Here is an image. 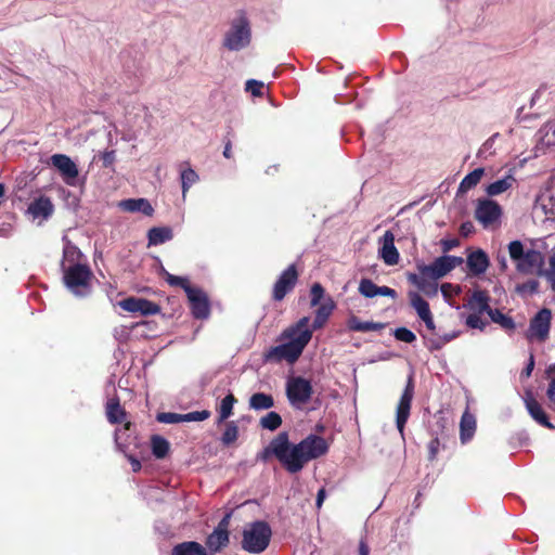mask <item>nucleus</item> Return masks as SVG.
Segmentation results:
<instances>
[{"label":"nucleus","instance_id":"a211bd4d","mask_svg":"<svg viewBox=\"0 0 555 555\" xmlns=\"http://www.w3.org/2000/svg\"><path fill=\"white\" fill-rule=\"evenodd\" d=\"M359 293L365 298H374L376 296H385L395 299L397 292L388 286H378L370 279H361L359 283Z\"/></svg>","mask_w":555,"mask_h":555},{"label":"nucleus","instance_id":"f704fd0d","mask_svg":"<svg viewBox=\"0 0 555 555\" xmlns=\"http://www.w3.org/2000/svg\"><path fill=\"white\" fill-rule=\"evenodd\" d=\"M483 173V168H476L466 175L459 185V193H466L470 189L475 188L481 180Z\"/></svg>","mask_w":555,"mask_h":555},{"label":"nucleus","instance_id":"5fc2aeb1","mask_svg":"<svg viewBox=\"0 0 555 555\" xmlns=\"http://www.w3.org/2000/svg\"><path fill=\"white\" fill-rule=\"evenodd\" d=\"M460 242L457 238H444L440 241L441 248L444 253L450 251L451 249L459 246Z\"/></svg>","mask_w":555,"mask_h":555},{"label":"nucleus","instance_id":"0e129e2a","mask_svg":"<svg viewBox=\"0 0 555 555\" xmlns=\"http://www.w3.org/2000/svg\"><path fill=\"white\" fill-rule=\"evenodd\" d=\"M326 498V491L324 488H321L319 491H318V494H317V500H315V506L317 508H321L322 507V504L324 502Z\"/></svg>","mask_w":555,"mask_h":555},{"label":"nucleus","instance_id":"69168bd1","mask_svg":"<svg viewBox=\"0 0 555 555\" xmlns=\"http://www.w3.org/2000/svg\"><path fill=\"white\" fill-rule=\"evenodd\" d=\"M546 395L552 402H555V378L550 382Z\"/></svg>","mask_w":555,"mask_h":555},{"label":"nucleus","instance_id":"de8ad7c7","mask_svg":"<svg viewBox=\"0 0 555 555\" xmlns=\"http://www.w3.org/2000/svg\"><path fill=\"white\" fill-rule=\"evenodd\" d=\"M465 324L469 328H478L482 331L487 326L488 322L481 319V314L469 313L465 319Z\"/></svg>","mask_w":555,"mask_h":555},{"label":"nucleus","instance_id":"3c124183","mask_svg":"<svg viewBox=\"0 0 555 555\" xmlns=\"http://www.w3.org/2000/svg\"><path fill=\"white\" fill-rule=\"evenodd\" d=\"M210 413L207 410L194 411L184 414L185 422H202L209 417Z\"/></svg>","mask_w":555,"mask_h":555},{"label":"nucleus","instance_id":"a878e982","mask_svg":"<svg viewBox=\"0 0 555 555\" xmlns=\"http://www.w3.org/2000/svg\"><path fill=\"white\" fill-rule=\"evenodd\" d=\"M335 309V302L332 298H326L315 310V318L311 325V331L319 330L324 326L332 312Z\"/></svg>","mask_w":555,"mask_h":555},{"label":"nucleus","instance_id":"f8f14e48","mask_svg":"<svg viewBox=\"0 0 555 555\" xmlns=\"http://www.w3.org/2000/svg\"><path fill=\"white\" fill-rule=\"evenodd\" d=\"M50 164L57 169L64 182L75 185L79 175L77 165L65 154H54L50 157Z\"/></svg>","mask_w":555,"mask_h":555},{"label":"nucleus","instance_id":"393cba45","mask_svg":"<svg viewBox=\"0 0 555 555\" xmlns=\"http://www.w3.org/2000/svg\"><path fill=\"white\" fill-rule=\"evenodd\" d=\"M408 281L416 286L421 292L427 296H435L438 292V285L436 281H431L429 276L418 273H410Z\"/></svg>","mask_w":555,"mask_h":555},{"label":"nucleus","instance_id":"c756f323","mask_svg":"<svg viewBox=\"0 0 555 555\" xmlns=\"http://www.w3.org/2000/svg\"><path fill=\"white\" fill-rule=\"evenodd\" d=\"M199 180V176L197 172L192 169L188 163L180 165V181H181V190H182V197L185 198L186 193L189 192L190 188L197 183Z\"/></svg>","mask_w":555,"mask_h":555},{"label":"nucleus","instance_id":"09e8293b","mask_svg":"<svg viewBox=\"0 0 555 555\" xmlns=\"http://www.w3.org/2000/svg\"><path fill=\"white\" fill-rule=\"evenodd\" d=\"M310 296H311L310 305L312 307L320 306L322 304L321 300L324 296V288L322 287V285L320 283H314L311 286Z\"/></svg>","mask_w":555,"mask_h":555},{"label":"nucleus","instance_id":"4468645a","mask_svg":"<svg viewBox=\"0 0 555 555\" xmlns=\"http://www.w3.org/2000/svg\"><path fill=\"white\" fill-rule=\"evenodd\" d=\"M298 272L295 264H289L276 280L273 286V299L282 300L296 285Z\"/></svg>","mask_w":555,"mask_h":555},{"label":"nucleus","instance_id":"603ef678","mask_svg":"<svg viewBox=\"0 0 555 555\" xmlns=\"http://www.w3.org/2000/svg\"><path fill=\"white\" fill-rule=\"evenodd\" d=\"M262 88H263V82H261V81H258L255 79H249L246 81L245 90L247 92H250L254 96L261 95Z\"/></svg>","mask_w":555,"mask_h":555},{"label":"nucleus","instance_id":"e2e57ef3","mask_svg":"<svg viewBox=\"0 0 555 555\" xmlns=\"http://www.w3.org/2000/svg\"><path fill=\"white\" fill-rule=\"evenodd\" d=\"M440 291L444 298H448L452 295L454 292V286L450 283H443L440 287Z\"/></svg>","mask_w":555,"mask_h":555},{"label":"nucleus","instance_id":"f257e3e1","mask_svg":"<svg viewBox=\"0 0 555 555\" xmlns=\"http://www.w3.org/2000/svg\"><path fill=\"white\" fill-rule=\"evenodd\" d=\"M274 456L291 474L300 472L306 463L324 455L328 446L321 436L309 435L299 443L292 444L286 431L280 433L274 438Z\"/></svg>","mask_w":555,"mask_h":555},{"label":"nucleus","instance_id":"864d4df0","mask_svg":"<svg viewBox=\"0 0 555 555\" xmlns=\"http://www.w3.org/2000/svg\"><path fill=\"white\" fill-rule=\"evenodd\" d=\"M102 166L104 168L111 167L116 160V153L114 150L105 151L101 154Z\"/></svg>","mask_w":555,"mask_h":555},{"label":"nucleus","instance_id":"774afa93","mask_svg":"<svg viewBox=\"0 0 555 555\" xmlns=\"http://www.w3.org/2000/svg\"><path fill=\"white\" fill-rule=\"evenodd\" d=\"M129 461L131 463V466H132V470L133 472H138L141 469V463L139 462V460H137L135 457L133 456H129Z\"/></svg>","mask_w":555,"mask_h":555},{"label":"nucleus","instance_id":"c03bdc74","mask_svg":"<svg viewBox=\"0 0 555 555\" xmlns=\"http://www.w3.org/2000/svg\"><path fill=\"white\" fill-rule=\"evenodd\" d=\"M164 278L170 286H179V287L183 288V291L185 293H186V288L193 287L192 285H190L189 280L184 276L173 275V274L165 271Z\"/></svg>","mask_w":555,"mask_h":555},{"label":"nucleus","instance_id":"2eb2a0df","mask_svg":"<svg viewBox=\"0 0 555 555\" xmlns=\"http://www.w3.org/2000/svg\"><path fill=\"white\" fill-rule=\"evenodd\" d=\"M229 515L223 517L214 531L207 537L206 545L212 553H217L229 543Z\"/></svg>","mask_w":555,"mask_h":555},{"label":"nucleus","instance_id":"4be33fe9","mask_svg":"<svg viewBox=\"0 0 555 555\" xmlns=\"http://www.w3.org/2000/svg\"><path fill=\"white\" fill-rule=\"evenodd\" d=\"M118 207L127 212H142L151 217L154 214V208L146 198H128L120 201Z\"/></svg>","mask_w":555,"mask_h":555},{"label":"nucleus","instance_id":"5701e85b","mask_svg":"<svg viewBox=\"0 0 555 555\" xmlns=\"http://www.w3.org/2000/svg\"><path fill=\"white\" fill-rule=\"evenodd\" d=\"M83 258H85L83 254L76 245H74L69 241H65L64 247H63V259L61 262V270H64V269L70 267V264H73V266L85 264L86 262L82 261Z\"/></svg>","mask_w":555,"mask_h":555},{"label":"nucleus","instance_id":"a18cd8bd","mask_svg":"<svg viewBox=\"0 0 555 555\" xmlns=\"http://www.w3.org/2000/svg\"><path fill=\"white\" fill-rule=\"evenodd\" d=\"M156 420L163 424H178V423L185 422L184 414L172 413V412L158 413L156 416Z\"/></svg>","mask_w":555,"mask_h":555},{"label":"nucleus","instance_id":"bb28decb","mask_svg":"<svg viewBox=\"0 0 555 555\" xmlns=\"http://www.w3.org/2000/svg\"><path fill=\"white\" fill-rule=\"evenodd\" d=\"M515 183H516V179H515L512 170H509V172L507 175H505L502 179H499V180L490 183L486 188V193L489 196H498V195L503 194L507 190L512 189L515 185Z\"/></svg>","mask_w":555,"mask_h":555},{"label":"nucleus","instance_id":"423d86ee","mask_svg":"<svg viewBox=\"0 0 555 555\" xmlns=\"http://www.w3.org/2000/svg\"><path fill=\"white\" fill-rule=\"evenodd\" d=\"M251 41V28L248 18L244 14L235 16L223 37V47L229 51H241Z\"/></svg>","mask_w":555,"mask_h":555},{"label":"nucleus","instance_id":"aec40b11","mask_svg":"<svg viewBox=\"0 0 555 555\" xmlns=\"http://www.w3.org/2000/svg\"><path fill=\"white\" fill-rule=\"evenodd\" d=\"M524 400L528 413L537 423L547 428H554V426L548 422L547 415L541 404L533 398L531 392H526Z\"/></svg>","mask_w":555,"mask_h":555},{"label":"nucleus","instance_id":"20e7f679","mask_svg":"<svg viewBox=\"0 0 555 555\" xmlns=\"http://www.w3.org/2000/svg\"><path fill=\"white\" fill-rule=\"evenodd\" d=\"M63 283L66 289L76 298H86L92 294L94 278L90 267L85 263L62 270Z\"/></svg>","mask_w":555,"mask_h":555},{"label":"nucleus","instance_id":"6e6552de","mask_svg":"<svg viewBox=\"0 0 555 555\" xmlns=\"http://www.w3.org/2000/svg\"><path fill=\"white\" fill-rule=\"evenodd\" d=\"M462 263V257L444 255L436 258L429 264L417 263V271L425 276H429L431 281H437Z\"/></svg>","mask_w":555,"mask_h":555},{"label":"nucleus","instance_id":"6e6d98bb","mask_svg":"<svg viewBox=\"0 0 555 555\" xmlns=\"http://www.w3.org/2000/svg\"><path fill=\"white\" fill-rule=\"evenodd\" d=\"M274 439L271 440L270 444L258 454V460L266 462L271 455H274Z\"/></svg>","mask_w":555,"mask_h":555},{"label":"nucleus","instance_id":"4d7b16f0","mask_svg":"<svg viewBox=\"0 0 555 555\" xmlns=\"http://www.w3.org/2000/svg\"><path fill=\"white\" fill-rule=\"evenodd\" d=\"M426 325V327L436 336V325L431 312L423 318H420Z\"/></svg>","mask_w":555,"mask_h":555},{"label":"nucleus","instance_id":"72a5a7b5","mask_svg":"<svg viewBox=\"0 0 555 555\" xmlns=\"http://www.w3.org/2000/svg\"><path fill=\"white\" fill-rule=\"evenodd\" d=\"M106 417L112 424H118L125 420V411L121 409L117 398L108 400L106 404Z\"/></svg>","mask_w":555,"mask_h":555},{"label":"nucleus","instance_id":"9b49d317","mask_svg":"<svg viewBox=\"0 0 555 555\" xmlns=\"http://www.w3.org/2000/svg\"><path fill=\"white\" fill-rule=\"evenodd\" d=\"M186 297L190 302L192 315L195 319H207L210 314V306L207 295L198 287L186 288Z\"/></svg>","mask_w":555,"mask_h":555},{"label":"nucleus","instance_id":"ddd939ff","mask_svg":"<svg viewBox=\"0 0 555 555\" xmlns=\"http://www.w3.org/2000/svg\"><path fill=\"white\" fill-rule=\"evenodd\" d=\"M501 206L493 199L481 198L477 202L475 218L483 227H488L501 217Z\"/></svg>","mask_w":555,"mask_h":555},{"label":"nucleus","instance_id":"a19ab883","mask_svg":"<svg viewBox=\"0 0 555 555\" xmlns=\"http://www.w3.org/2000/svg\"><path fill=\"white\" fill-rule=\"evenodd\" d=\"M541 143L547 146L555 145V122L545 124L539 131Z\"/></svg>","mask_w":555,"mask_h":555},{"label":"nucleus","instance_id":"6ab92c4d","mask_svg":"<svg viewBox=\"0 0 555 555\" xmlns=\"http://www.w3.org/2000/svg\"><path fill=\"white\" fill-rule=\"evenodd\" d=\"M489 302L490 296L487 294V292L476 289L473 292V294L467 299L466 304L463 305V307L468 309L470 313H487L489 315V311L492 310Z\"/></svg>","mask_w":555,"mask_h":555},{"label":"nucleus","instance_id":"58836bf2","mask_svg":"<svg viewBox=\"0 0 555 555\" xmlns=\"http://www.w3.org/2000/svg\"><path fill=\"white\" fill-rule=\"evenodd\" d=\"M152 452L153 455L157 459H164L168 451H169V442L160 437V436H153L152 437Z\"/></svg>","mask_w":555,"mask_h":555},{"label":"nucleus","instance_id":"bf43d9fd","mask_svg":"<svg viewBox=\"0 0 555 555\" xmlns=\"http://www.w3.org/2000/svg\"><path fill=\"white\" fill-rule=\"evenodd\" d=\"M439 444H440V442L437 438L430 440V442L428 444L430 460H434L436 457L438 450H439Z\"/></svg>","mask_w":555,"mask_h":555},{"label":"nucleus","instance_id":"0eeeda50","mask_svg":"<svg viewBox=\"0 0 555 555\" xmlns=\"http://www.w3.org/2000/svg\"><path fill=\"white\" fill-rule=\"evenodd\" d=\"M285 393L293 408L301 409L310 401L313 388L309 379L302 376H289L286 380Z\"/></svg>","mask_w":555,"mask_h":555},{"label":"nucleus","instance_id":"052dcab7","mask_svg":"<svg viewBox=\"0 0 555 555\" xmlns=\"http://www.w3.org/2000/svg\"><path fill=\"white\" fill-rule=\"evenodd\" d=\"M551 284L553 291H555V267H551L548 270H544L543 274Z\"/></svg>","mask_w":555,"mask_h":555},{"label":"nucleus","instance_id":"b1692460","mask_svg":"<svg viewBox=\"0 0 555 555\" xmlns=\"http://www.w3.org/2000/svg\"><path fill=\"white\" fill-rule=\"evenodd\" d=\"M467 268L474 275L483 274L489 267V258L482 249H477L467 256Z\"/></svg>","mask_w":555,"mask_h":555},{"label":"nucleus","instance_id":"338daca9","mask_svg":"<svg viewBox=\"0 0 555 555\" xmlns=\"http://www.w3.org/2000/svg\"><path fill=\"white\" fill-rule=\"evenodd\" d=\"M370 547L364 540H361L359 543V555H369Z\"/></svg>","mask_w":555,"mask_h":555},{"label":"nucleus","instance_id":"c9c22d12","mask_svg":"<svg viewBox=\"0 0 555 555\" xmlns=\"http://www.w3.org/2000/svg\"><path fill=\"white\" fill-rule=\"evenodd\" d=\"M409 299L418 318H423L431 312L428 302L418 293L411 292Z\"/></svg>","mask_w":555,"mask_h":555},{"label":"nucleus","instance_id":"dca6fc26","mask_svg":"<svg viewBox=\"0 0 555 555\" xmlns=\"http://www.w3.org/2000/svg\"><path fill=\"white\" fill-rule=\"evenodd\" d=\"M119 306L128 312L140 313L142 315H154L159 312V307L155 302L138 297H128L119 301Z\"/></svg>","mask_w":555,"mask_h":555},{"label":"nucleus","instance_id":"473e14b6","mask_svg":"<svg viewBox=\"0 0 555 555\" xmlns=\"http://www.w3.org/2000/svg\"><path fill=\"white\" fill-rule=\"evenodd\" d=\"M348 327L354 332H375L384 328L383 323L372 322V321H361L359 318L352 315L348 320Z\"/></svg>","mask_w":555,"mask_h":555},{"label":"nucleus","instance_id":"ea45409f","mask_svg":"<svg viewBox=\"0 0 555 555\" xmlns=\"http://www.w3.org/2000/svg\"><path fill=\"white\" fill-rule=\"evenodd\" d=\"M281 425H282L281 415L273 411L269 412L268 414H266L264 416H262L260 418V426L263 429L273 431V430L278 429Z\"/></svg>","mask_w":555,"mask_h":555},{"label":"nucleus","instance_id":"7c9ffc66","mask_svg":"<svg viewBox=\"0 0 555 555\" xmlns=\"http://www.w3.org/2000/svg\"><path fill=\"white\" fill-rule=\"evenodd\" d=\"M172 555H207L205 547L195 541L177 544L172 548Z\"/></svg>","mask_w":555,"mask_h":555},{"label":"nucleus","instance_id":"e433bc0d","mask_svg":"<svg viewBox=\"0 0 555 555\" xmlns=\"http://www.w3.org/2000/svg\"><path fill=\"white\" fill-rule=\"evenodd\" d=\"M489 318L493 323L499 324L505 331H514L516 327L514 320L502 313L499 309H492L489 311Z\"/></svg>","mask_w":555,"mask_h":555},{"label":"nucleus","instance_id":"49530a36","mask_svg":"<svg viewBox=\"0 0 555 555\" xmlns=\"http://www.w3.org/2000/svg\"><path fill=\"white\" fill-rule=\"evenodd\" d=\"M393 336L397 340L411 344L416 340L415 334L406 327H398L395 330Z\"/></svg>","mask_w":555,"mask_h":555},{"label":"nucleus","instance_id":"2f4dec72","mask_svg":"<svg viewBox=\"0 0 555 555\" xmlns=\"http://www.w3.org/2000/svg\"><path fill=\"white\" fill-rule=\"evenodd\" d=\"M248 405L255 411L269 410L274 406V399L269 393L256 392L250 396Z\"/></svg>","mask_w":555,"mask_h":555},{"label":"nucleus","instance_id":"13d9d810","mask_svg":"<svg viewBox=\"0 0 555 555\" xmlns=\"http://www.w3.org/2000/svg\"><path fill=\"white\" fill-rule=\"evenodd\" d=\"M426 325V327L436 336V325L431 312L423 318H420Z\"/></svg>","mask_w":555,"mask_h":555},{"label":"nucleus","instance_id":"4c0bfd02","mask_svg":"<svg viewBox=\"0 0 555 555\" xmlns=\"http://www.w3.org/2000/svg\"><path fill=\"white\" fill-rule=\"evenodd\" d=\"M236 402L235 397L232 393L227 395L220 402L219 405V423L224 422L233 413V406Z\"/></svg>","mask_w":555,"mask_h":555},{"label":"nucleus","instance_id":"412c9836","mask_svg":"<svg viewBox=\"0 0 555 555\" xmlns=\"http://www.w3.org/2000/svg\"><path fill=\"white\" fill-rule=\"evenodd\" d=\"M54 210V206L51 199L47 196H40L33 201L28 208L27 212L31 215L34 219L42 218L43 220L48 219Z\"/></svg>","mask_w":555,"mask_h":555},{"label":"nucleus","instance_id":"39448f33","mask_svg":"<svg viewBox=\"0 0 555 555\" xmlns=\"http://www.w3.org/2000/svg\"><path fill=\"white\" fill-rule=\"evenodd\" d=\"M272 535L271 527L264 520L249 524L243 531L242 548L250 554H260L269 545Z\"/></svg>","mask_w":555,"mask_h":555},{"label":"nucleus","instance_id":"1a4fd4ad","mask_svg":"<svg viewBox=\"0 0 555 555\" xmlns=\"http://www.w3.org/2000/svg\"><path fill=\"white\" fill-rule=\"evenodd\" d=\"M414 396V384L412 377H409L405 388L397 405L396 426L403 437L404 426L410 416L411 403Z\"/></svg>","mask_w":555,"mask_h":555},{"label":"nucleus","instance_id":"8fccbe9b","mask_svg":"<svg viewBox=\"0 0 555 555\" xmlns=\"http://www.w3.org/2000/svg\"><path fill=\"white\" fill-rule=\"evenodd\" d=\"M539 282L537 280H529L522 284L516 286L517 293L525 294H534L538 292Z\"/></svg>","mask_w":555,"mask_h":555},{"label":"nucleus","instance_id":"9d476101","mask_svg":"<svg viewBox=\"0 0 555 555\" xmlns=\"http://www.w3.org/2000/svg\"><path fill=\"white\" fill-rule=\"evenodd\" d=\"M552 313L547 308L541 309L530 321L527 337L537 338L540 341L547 339L551 328Z\"/></svg>","mask_w":555,"mask_h":555},{"label":"nucleus","instance_id":"f03ea898","mask_svg":"<svg viewBox=\"0 0 555 555\" xmlns=\"http://www.w3.org/2000/svg\"><path fill=\"white\" fill-rule=\"evenodd\" d=\"M309 322L310 318L304 317L296 324L285 330L283 338L287 341L271 348L267 353V359L287 360L289 363L297 361L312 337V331L308 327Z\"/></svg>","mask_w":555,"mask_h":555},{"label":"nucleus","instance_id":"cd10ccee","mask_svg":"<svg viewBox=\"0 0 555 555\" xmlns=\"http://www.w3.org/2000/svg\"><path fill=\"white\" fill-rule=\"evenodd\" d=\"M476 431V418L469 412H464L460 422V439L463 444L470 441Z\"/></svg>","mask_w":555,"mask_h":555},{"label":"nucleus","instance_id":"f3484780","mask_svg":"<svg viewBox=\"0 0 555 555\" xmlns=\"http://www.w3.org/2000/svg\"><path fill=\"white\" fill-rule=\"evenodd\" d=\"M379 258L387 266H395L399 262V251L395 246V235L391 231H386L384 235L379 238Z\"/></svg>","mask_w":555,"mask_h":555},{"label":"nucleus","instance_id":"c85d7f7f","mask_svg":"<svg viewBox=\"0 0 555 555\" xmlns=\"http://www.w3.org/2000/svg\"><path fill=\"white\" fill-rule=\"evenodd\" d=\"M172 237L173 231L169 227H154L147 232L149 246L162 245L171 241Z\"/></svg>","mask_w":555,"mask_h":555},{"label":"nucleus","instance_id":"680f3d73","mask_svg":"<svg viewBox=\"0 0 555 555\" xmlns=\"http://www.w3.org/2000/svg\"><path fill=\"white\" fill-rule=\"evenodd\" d=\"M533 367H534V358L531 354L530 358H529L528 364L526 365V367L521 372V375H524L526 377H529L531 375L532 371H533Z\"/></svg>","mask_w":555,"mask_h":555},{"label":"nucleus","instance_id":"7ed1b4c3","mask_svg":"<svg viewBox=\"0 0 555 555\" xmlns=\"http://www.w3.org/2000/svg\"><path fill=\"white\" fill-rule=\"evenodd\" d=\"M507 249L519 273L525 275L543 274L545 256L541 251L533 248H525L524 243L518 240L509 242Z\"/></svg>","mask_w":555,"mask_h":555},{"label":"nucleus","instance_id":"79ce46f5","mask_svg":"<svg viewBox=\"0 0 555 555\" xmlns=\"http://www.w3.org/2000/svg\"><path fill=\"white\" fill-rule=\"evenodd\" d=\"M238 437V427L235 422L225 424V429L222 434L221 441L225 446L232 444Z\"/></svg>","mask_w":555,"mask_h":555},{"label":"nucleus","instance_id":"37998d69","mask_svg":"<svg viewBox=\"0 0 555 555\" xmlns=\"http://www.w3.org/2000/svg\"><path fill=\"white\" fill-rule=\"evenodd\" d=\"M459 336V332H449V333H444L442 335H439L437 333V335L435 336V338L430 339V345H431V348L433 349H440L442 348L447 343L453 340L454 338H456Z\"/></svg>","mask_w":555,"mask_h":555}]
</instances>
